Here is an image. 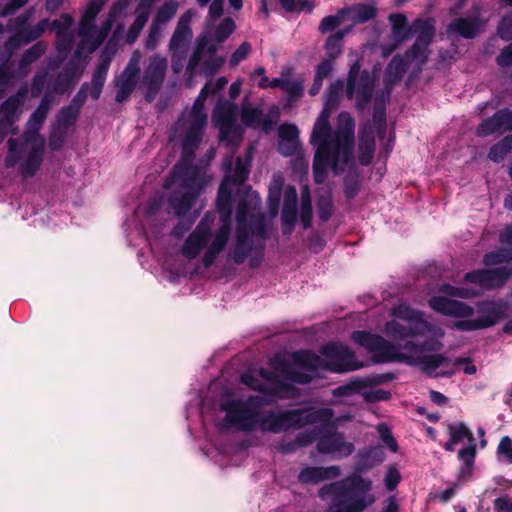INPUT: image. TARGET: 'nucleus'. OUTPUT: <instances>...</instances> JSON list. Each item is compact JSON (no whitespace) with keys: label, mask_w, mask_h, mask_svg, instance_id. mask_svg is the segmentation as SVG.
<instances>
[{"label":"nucleus","mask_w":512,"mask_h":512,"mask_svg":"<svg viewBox=\"0 0 512 512\" xmlns=\"http://www.w3.org/2000/svg\"><path fill=\"white\" fill-rule=\"evenodd\" d=\"M393 319L385 324V333L394 340L413 339L426 336L417 343L407 340L404 344H393L383 337L366 331H354L352 340L370 351L375 363L404 362L418 366L424 373L434 377H449L455 373L451 361L443 354H429L442 348L444 330L425 320L424 313L414 310L406 303H398L391 310Z\"/></svg>","instance_id":"obj_1"},{"label":"nucleus","mask_w":512,"mask_h":512,"mask_svg":"<svg viewBox=\"0 0 512 512\" xmlns=\"http://www.w3.org/2000/svg\"><path fill=\"white\" fill-rule=\"evenodd\" d=\"M268 403L265 396L249 395L237 397L225 393L219 399L215 409V422L219 429H234L242 432H270L279 434L289 430H299L308 425L319 424L312 429L299 432L295 439L298 447H306L324 432V425L334 417L331 408H275L263 410Z\"/></svg>","instance_id":"obj_2"},{"label":"nucleus","mask_w":512,"mask_h":512,"mask_svg":"<svg viewBox=\"0 0 512 512\" xmlns=\"http://www.w3.org/2000/svg\"><path fill=\"white\" fill-rule=\"evenodd\" d=\"M321 356L309 350L292 354L293 366H276L274 371L264 368L243 373L241 383L269 396L283 397L289 383L308 384L318 373L355 371L363 367L354 352L342 343H328L321 347Z\"/></svg>","instance_id":"obj_3"},{"label":"nucleus","mask_w":512,"mask_h":512,"mask_svg":"<svg viewBox=\"0 0 512 512\" xmlns=\"http://www.w3.org/2000/svg\"><path fill=\"white\" fill-rule=\"evenodd\" d=\"M346 89L342 79L330 84L325 93L324 108L318 116L311 136L310 143L315 148L313 159V175L317 184L325 182L328 171L334 175L342 174L352 161L355 143V121L347 112H341L337 117L335 129L330 125L329 118Z\"/></svg>","instance_id":"obj_4"},{"label":"nucleus","mask_w":512,"mask_h":512,"mask_svg":"<svg viewBox=\"0 0 512 512\" xmlns=\"http://www.w3.org/2000/svg\"><path fill=\"white\" fill-rule=\"evenodd\" d=\"M252 157L253 147H249L245 159L240 157L236 159L235 168L232 167L233 155L224 159L223 167L226 175L220 184L216 201L221 225L213 228L209 216L205 215L185 238L180 248L184 258L194 260L200 257L202 265L208 268L225 250L231 238L232 189L230 186L240 185L246 181Z\"/></svg>","instance_id":"obj_5"},{"label":"nucleus","mask_w":512,"mask_h":512,"mask_svg":"<svg viewBox=\"0 0 512 512\" xmlns=\"http://www.w3.org/2000/svg\"><path fill=\"white\" fill-rule=\"evenodd\" d=\"M206 126V118L203 116L193 118L181 114L171 128L170 139L179 144L182 156L166 179L164 187L171 188L177 185V191L170 196L169 204L178 216L187 212L202 189L200 172L191 162L202 142Z\"/></svg>","instance_id":"obj_6"},{"label":"nucleus","mask_w":512,"mask_h":512,"mask_svg":"<svg viewBox=\"0 0 512 512\" xmlns=\"http://www.w3.org/2000/svg\"><path fill=\"white\" fill-rule=\"evenodd\" d=\"M385 460L383 450L378 446L360 449L356 455L354 469L358 473L326 484L319 489L322 500L330 499L327 512H363L375 501L371 493L373 482L359 473L366 472Z\"/></svg>","instance_id":"obj_7"},{"label":"nucleus","mask_w":512,"mask_h":512,"mask_svg":"<svg viewBox=\"0 0 512 512\" xmlns=\"http://www.w3.org/2000/svg\"><path fill=\"white\" fill-rule=\"evenodd\" d=\"M266 239L261 198L257 192L249 190L237 206L236 229L227 260L240 265L249 259L250 267H257L263 260Z\"/></svg>","instance_id":"obj_8"},{"label":"nucleus","mask_w":512,"mask_h":512,"mask_svg":"<svg viewBox=\"0 0 512 512\" xmlns=\"http://www.w3.org/2000/svg\"><path fill=\"white\" fill-rule=\"evenodd\" d=\"M50 93L43 98L30 115L25 130L20 138H10L7 142L8 151L4 159L7 168H17L24 178L32 177L39 170L45 150V138L41 130L51 108Z\"/></svg>","instance_id":"obj_9"},{"label":"nucleus","mask_w":512,"mask_h":512,"mask_svg":"<svg viewBox=\"0 0 512 512\" xmlns=\"http://www.w3.org/2000/svg\"><path fill=\"white\" fill-rule=\"evenodd\" d=\"M429 306L442 315L457 318L451 329L461 332H471L494 326L502 317L500 305L493 301H483L477 304L479 316L472 318L474 308L465 302L452 300L444 296H434L429 299Z\"/></svg>","instance_id":"obj_10"},{"label":"nucleus","mask_w":512,"mask_h":512,"mask_svg":"<svg viewBox=\"0 0 512 512\" xmlns=\"http://www.w3.org/2000/svg\"><path fill=\"white\" fill-rule=\"evenodd\" d=\"M74 19L69 14H62L60 18L53 20L42 19L36 25L22 33H14L4 43V49L11 56L22 45L32 43L39 39L47 29L56 33L57 50L61 54H67L71 51L74 43L73 33Z\"/></svg>","instance_id":"obj_11"},{"label":"nucleus","mask_w":512,"mask_h":512,"mask_svg":"<svg viewBox=\"0 0 512 512\" xmlns=\"http://www.w3.org/2000/svg\"><path fill=\"white\" fill-rule=\"evenodd\" d=\"M107 0H90L81 16L78 28L80 42L77 45L75 55L93 53L107 38L115 20V12L111 10L108 17L98 27L95 18L102 10Z\"/></svg>","instance_id":"obj_12"},{"label":"nucleus","mask_w":512,"mask_h":512,"mask_svg":"<svg viewBox=\"0 0 512 512\" xmlns=\"http://www.w3.org/2000/svg\"><path fill=\"white\" fill-rule=\"evenodd\" d=\"M389 22L392 34L398 42L409 39L413 33H418L416 41L407 51V55L420 62H426L428 46L435 35L433 24L428 20L416 19L412 26H407V18L401 13L391 14Z\"/></svg>","instance_id":"obj_13"},{"label":"nucleus","mask_w":512,"mask_h":512,"mask_svg":"<svg viewBox=\"0 0 512 512\" xmlns=\"http://www.w3.org/2000/svg\"><path fill=\"white\" fill-rule=\"evenodd\" d=\"M393 378L391 374H371L363 377H354L348 383L333 389L332 395L335 398L361 395L365 402L368 403L386 401L391 397L389 391L372 388L386 383Z\"/></svg>","instance_id":"obj_14"},{"label":"nucleus","mask_w":512,"mask_h":512,"mask_svg":"<svg viewBox=\"0 0 512 512\" xmlns=\"http://www.w3.org/2000/svg\"><path fill=\"white\" fill-rule=\"evenodd\" d=\"M207 35H200L196 41L193 52L187 62L186 71L189 81L197 74L212 76L217 73L224 64V57L217 55L218 47L208 41Z\"/></svg>","instance_id":"obj_15"},{"label":"nucleus","mask_w":512,"mask_h":512,"mask_svg":"<svg viewBox=\"0 0 512 512\" xmlns=\"http://www.w3.org/2000/svg\"><path fill=\"white\" fill-rule=\"evenodd\" d=\"M78 70L77 65L69 63L56 77L50 76L46 71L37 72L31 83L32 97H39L45 91L44 93H50V102L52 103L54 95H63L71 89L80 77Z\"/></svg>","instance_id":"obj_16"},{"label":"nucleus","mask_w":512,"mask_h":512,"mask_svg":"<svg viewBox=\"0 0 512 512\" xmlns=\"http://www.w3.org/2000/svg\"><path fill=\"white\" fill-rule=\"evenodd\" d=\"M238 116L237 105L230 101L217 103L212 115L213 124L219 129L220 139L232 149L241 143L244 132L237 122Z\"/></svg>","instance_id":"obj_17"},{"label":"nucleus","mask_w":512,"mask_h":512,"mask_svg":"<svg viewBox=\"0 0 512 512\" xmlns=\"http://www.w3.org/2000/svg\"><path fill=\"white\" fill-rule=\"evenodd\" d=\"M376 76L366 70L361 71L360 60L350 67L345 94L348 99H355L357 109H364L371 101Z\"/></svg>","instance_id":"obj_18"},{"label":"nucleus","mask_w":512,"mask_h":512,"mask_svg":"<svg viewBox=\"0 0 512 512\" xmlns=\"http://www.w3.org/2000/svg\"><path fill=\"white\" fill-rule=\"evenodd\" d=\"M168 69V61L165 56L153 54L145 64L140 76V88L144 91L147 102H152L163 87Z\"/></svg>","instance_id":"obj_19"},{"label":"nucleus","mask_w":512,"mask_h":512,"mask_svg":"<svg viewBox=\"0 0 512 512\" xmlns=\"http://www.w3.org/2000/svg\"><path fill=\"white\" fill-rule=\"evenodd\" d=\"M316 449L321 454L331 455L341 459L350 456L354 450V444L345 440L344 434L337 431L332 420L324 425V432L318 437Z\"/></svg>","instance_id":"obj_20"},{"label":"nucleus","mask_w":512,"mask_h":512,"mask_svg":"<svg viewBox=\"0 0 512 512\" xmlns=\"http://www.w3.org/2000/svg\"><path fill=\"white\" fill-rule=\"evenodd\" d=\"M27 93V87L23 85L0 105V143L8 134L17 133V127H14V124L22 114Z\"/></svg>","instance_id":"obj_21"},{"label":"nucleus","mask_w":512,"mask_h":512,"mask_svg":"<svg viewBox=\"0 0 512 512\" xmlns=\"http://www.w3.org/2000/svg\"><path fill=\"white\" fill-rule=\"evenodd\" d=\"M110 63H111V57L105 56L104 54H102L101 60L93 72L91 83L85 82L82 84V86L80 87L77 94L71 100V102L69 104L70 106H72V107L76 108L78 111H80V108L85 103L88 94H90V96L94 100L99 99V97L102 93L104 84L106 82Z\"/></svg>","instance_id":"obj_22"},{"label":"nucleus","mask_w":512,"mask_h":512,"mask_svg":"<svg viewBox=\"0 0 512 512\" xmlns=\"http://www.w3.org/2000/svg\"><path fill=\"white\" fill-rule=\"evenodd\" d=\"M140 62L141 53L138 50L133 51L124 70L115 78L117 103L125 102L133 93L137 82H140Z\"/></svg>","instance_id":"obj_23"},{"label":"nucleus","mask_w":512,"mask_h":512,"mask_svg":"<svg viewBox=\"0 0 512 512\" xmlns=\"http://www.w3.org/2000/svg\"><path fill=\"white\" fill-rule=\"evenodd\" d=\"M511 277V273L506 267L492 269H478L467 272L464 281L467 283L478 284L486 290H492L502 287Z\"/></svg>","instance_id":"obj_24"},{"label":"nucleus","mask_w":512,"mask_h":512,"mask_svg":"<svg viewBox=\"0 0 512 512\" xmlns=\"http://www.w3.org/2000/svg\"><path fill=\"white\" fill-rule=\"evenodd\" d=\"M473 10L471 16L455 18L449 23L446 29L449 37L473 39L484 29L485 22L480 18L479 7L475 6Z\"/></svg>","instance_id":"obj_25"},{"label":"nucleus","mask_w":512,"mask_h":512,"mask_svg":"<svg viewBox=\"0 0 512 512\" xmlns=\"http://www.w3.org/2000/svg\"><path fill=\"white\" fill-rule=\"evenodd\" d=\"M504 131H512V110L508 108L497 111L492 117L482 121L476 129L480 137Z\"/></svg>","instance_id":"obj_26"},{"label":"nucleus","mask_w":512,"mask_h":512,"mask_svg":"<svg viewBox=\"0 0 512 512\" xmlns=\"http://www.w3.org/2000/svg\"><path fill=\"white\" fill-rule=\"evenodd\" d=\"M411 62H417L419 64L424 63L419 60L412 59L407 55V52L404 56H394L389 62L384 74V91H386L387 98L390 97L392 87L401 79Z\"/></svg>","instance_id":"obj_27"},{"label":"nucleus","mask_w":512,"mask_h":512,"mask_svg":"<svg viewBox=\"0 0 512 512\" xmlns=\"http://www.w3.org/2000/svg\"><path fill=\"white\" fill-rule=\"evenodd\" d=\"M190 22L191 15L188 12L181 16L169 43V52L187 53L193 36Z\"/></svg>","instance_id":"obj_28"},{"label":"nucleus","mask_w":512,"mask_h":512,"mask_svg":"<svg viewBox=\"0 0 512 512\" xmlns=\"http://www.w3.org/2000/svg\"><path fill=\"white\" fill-rule=\"evenodd\" d=\"M341 475V469L337 465L328 467H306L298 475V480L304 484H315L324 480L337 478Z\"/></svg>","instance_id":"obj_29"},{"label":"nucleus","mask_w":512,"mask_h":512,"mask_svg":"<svg viewBox=\"0 0 512 512\" xmlns=\"http://www.w3.org/2000/svg\"><path fill=\"white\" fill-rule=\"evenodd\" d=\"M359 162L362 165L371 163L375 152V136L371 124L365 125L360 132Z\"/></svg>","instance_id":"obj_30"},{"label":"nucleus","mask_w":512,"mask_h":512,"mask_svg":"<svg viewBox=\"0 0 512 512\" xmlns=\"http://www.w3.org/2000/svg\"><path fill=\"white\" fill-rule=\"evenodd\" d=\"M235 22L230 17L224 18L218 25L208 23L201 35H207L208 41L213 42L217 47L223 43L235 30Z\"/></svg>","instance_id":"obj_31"},{"label":"nucleus","mask_w":512,"mask_h":512,"mask_svg":"<svg viewBox=\"0 0 512 512\" xmlns=\"http://www.w3.org/2000/svg\"><path fill=\"white\" fill-rule=\"evenodd\" d=\"M46 50L47 44L43 41H38L26 49L18 62L20 74L23 76L27 75L30 72V65L40 59Z\"/></svg>","instance_id":"obj_32"},{"label":"nucleus","mask_w":512,"mask_h":512,"mask_svg":"<svg viewBox=\"0 0 512 512\" xmlns=\"http://www.w3.org/2000/svg\"><path fill=\"white\" fill-rule=\"evenodd\" d=\"M346 19L354 23H365L373 19L377 14V9L374 5L358 3L349 7H344Z\"/></svg>","instance_id":"obj_33"},{"label":"nucleus","mask_w":512,"mask_h":512,"mask_svg":"<svg viewBox=\"0 0 512 512\" xmlns=\"http://www.w3.org/2000/svg\"><path fill=\"white\" fill-rule=\"evenodd\" d=\"M386 91H383L381 95H377L374 99V112L373 120L376 124L377 135L381 142L384 141L386 135V111L385 102L388 100Z\"/></svg>","instance_id":"obj_34"},{"label":"nucleus","mask_w":512,"mask_h":512,"mask_svg":"<svg viewBox=\"0 0 512 512\" xmlns=\"http://www.w3.org/2000/svg\"><path fill=\"white\" fill-rule=\"evenodd\" d=\"M475 458L476 442L469 441L467 446L461 448L458 452V459L462 462L460 477H466L472 474Z\"/></svg>","instance_id":"obj_35"},{"label":"nucleus","mask_w":512,"mask_h":512,"mask_svg":"<svg viewBox=\"0 0 512 512\" xmlns=\"http://www.w3.org/2000/svg\"><path fill=\"white\" fill-rule=\"evenodd\" d=\"M166 189H167V190H171L170 194H169V195H168V197H167L168 212H169V213H172L174 216H176V217L180 218V220L177 222V224L173 227V229H172V231H171V235H172L173 237H175V238H178V239H179V238H182V237L184 236V234H185L186 232H188V231L191 229V227H192V225H193V223H194V218H193V219H183V218L186 216V214L190 211V209H191L192 207H190V208L187 210V212H185V214H183V215H181V216L176 215V214L173 212V210L171 209V207H170V204H169V198H170V196H171L175 191H177V185H174V186H172L171 188H166ZM194 200H196V198H195ZM193 202H195V201H193ZM192 204H194V203H192ZM191 206H193V205H191Z\"/></svg>","instance_id":"obj_36"},{"label":"nucleus","mask_w":512,"mask_h":512,"mask_svg":"<svg viewBox=\"0 0 512 512\" xmlns=\"http://www.w3.org/2000/svg\"><path fill=\"white\" fill-rule=\"evenodd\" d=\"M512 262V246H504L495 251L488 252L483 257V264L493 266Z\"/></svg>","instance_id":"obj_37"},{"label":"nucleus","mask_w":512,"mask_h":512,"mask_svg":"<svg viewBox=\"0 0 512 512\" xmlns=\"http://www.w3.org/2000/svg\"><path fill=\"white\" fill-rule=\"evenodd\" d=\"M447 431H448L449 437L453 441H455L457 444L465 439L467 440V444L469 443V441H475L473 433L467 427V425L463 422L457 421V422L449 423L447 425Z\"/></svg>","instance_id":"obj_38"},{"label":"nucleus","mask_w":512,"mask_h":512,"mask_svg":"<svg viewBox=\"0 0 512 512\" xmlns=\"http://www.w3.org/2000/svg\"><path fill=\"white\" fill-rule=\"evenodd\" d=\"M512 150V134L504 137L498 143L493 145L488 153V158L495 162L500 163L504 160L506 155Z\"/></svg>","instance_id":"obj_39"},{"label":"nucleus","mask_w":512,"mask_h":512,"mask_svg":"<svg viewBox=\"0 0 512 512\" xmlns=\"http://www.w3.org/2000/svg\"><path fill=\"white\" fill-rule=\"evenodd\" d=\"M210 95L209 86L204 85L196 98V100L193 103V106L190 109H186L182 112V114L187 115L189 117L196 118L198 116H203L207 119V114L205 111V100Z\"/></svg>","instance_id":"obj_40"},{"label":"nucleus","mask_w":512,"mask_h":512,"mask_svg":"<svg viewBox=\"0 0 512 512\" xmlns=\"http://www.w3.org/2000/svg\"><path fill=\"white\" fill-rule=\"evenodd\" d=\"M34 10L29 9L26 12L12 18L8 22V30L14 31L15 33H22L29 31L33 26L30 25V21L33 17Z\"/></svg>","instance_id":"obj_41"},{"label":"nucleus","mask_w":512,"mask_h":512,"mask_svg":"<svg viewBox=\"0 0 512 512\" xmlns=\"http://www.w3.org/2000/svg\"><path fill=\"white\" fill-rule=\"evenodd\" d=\"M135 13L136 18L127 32V42L130 44L135 42L150 17L148 12L140 10L139 8H136Z\"/></svg>","instance_id":"obj_42"},{"label":"nucleus","mask_w":512,"mask_h":512,"mask_svg":"<svg viewBox=\"0 0 512 512\" xmlns=\"http://www.w3.org/2000/svg\"><path fill=\"white\" fill-rule=\"evenodd\" d=\"M312 219V201L308 188H305L301 193L300 205V221L304 229L311 225Z\"/></svg>","instance_id":"obj_43"},{"label":"nucleus","mask_w":512,"mask_h":512,"mask_svg":"<svg viewBox=\"0 0 512 512\" xmlns=\"http://www.w3.org/2000/svg\"><path fill=\"white\" fill-rule=\"evenodd\" d=\"M240 116L246 127L257 129L261 126L263 111L260 108L244 107Z\"/></svg>","instance_id":"obj_44"},{"label":"nucleus","mask_w":512,"mask_h":512,"mask_svg":"<svg viewBox=\"0 0 512 512\" xmlns=\"http://www.w3.org/2000/svg\"><path fill=\"white\" fill-rule=\"evenodd\" d=\"M344 21H347L343 8L339 9L335 15H328L324 17L319 24V31L323 34L334 30L336 27L341 25Z\"/></svg>","instance_id":"obj_45"},{"label":"nucleus","mask_w":512,"mask_h":512,"mask_svg":"<svg viewBox=\"0 0 512 512\" xmlns=\"http://www.w3.org/2000/svg\"><path fill=\"white\" fill-rule=\"evenodd\" d=\"M297 222V208L282 207L281 227L284 235L292 233Z\"/></svg>","instance_id":"obj_46"},{"label":"nucleus","mask_w":512,"mask_h":512,"mask_svg":"<svg viewBox=\"0 0 512 512\" xmlns=\"http://www.w3.org/2000/svg\"><path fill=\"white\" fill-rule=\"evenodd\" d=\"M177 4L175 2H166L158 10L152 23H157L162 27L168 23L176 14Z\"/></svg>","instance_id":"obj_47"},{"label":"nucleus","mask_w":512,"mask_h":512,"mask_svg":"<svg viewBox=\"0 0 512 512\" xmlns=\"http://www.w3.org/2000/svg\"><path fill=\"white\" fill-rule=\"evenodd\" d=\"M304 81L300 78H287L283 91L287 93L290 102L295 101L303 95Z\"/></svg>","instance_id":"obj_48"},{"label":"nucleus","mask_w":512,"mask_h":512,"mask_svg":"<svg viewBox=\"0 0 512 512\" xmlns=\"http://www.w3.org/2000/svg\"><path fill=\"white\" fill-rule=\"evenodd\" d=\"M439 291L446 296L455 297L460 299H469L475 296L472 289L464 287H456L451 284H443L440 286Z\"/></svg>","instance_id":"obj_49"},{"label":"nucleus","mask_w":512,"mask_h":512,"mask_svg":"<svg viewBox=\"0 0 512 512\" xmlns=\"http://www.w3.org/2000/svg\"><path fill=\"white\" fill-rule=\"evenodd\" d=\"M343 50V41L340 37L336 36L334 33L331 34L325 43V51L328 59L335 60L337 59Z\"/></svg>","instance_id":"obj_50"},{"label":"nucleus","mask_w":512,"mask_h":512,"mask_svg":"<svg viewBox=\"0 0 512 512\" xmlns=\"http://www.w3.org/2000/svg\"><path fill=\"white\" fill-rule=\"evenodd\" d=\"M78 114L79 111L70 105L62 107L57 115V125L64 128L70 127L74 123Z\"/></svg>","instance_id":"obj_51"},{"label":"nucleus","mask_w":512,"mask_h":512,"mask_svg":"<svg viewBox=\"0 0 512 512\" xmlns=\"http://www.w3.org/2000/svg\"><path fill=\"white\" fill-rule=\"evenodd\" d=\"M283 178L281 175H274L269 187V202L273 209H277L280 201Z\"/></svg>","instance_id":"obj_52"},{"label":"nucleus","mask_w":512,"mask_h":512,"mask_svg":"<svg viewBox=\"0 0 512 512\" xmlns=\"http://www.w3.org/2000/svg\"><path fill=\"white\" fill-rule=\"evenodd\" d=\"M498 460L506 464H512V439L509 436L501 438L497 447Z\"/></svg>","instance_id":"obj_53"},{"label":"nucleus","mask_w":512,"mask_h":512,"mask_svg":"<svg viewBox=\"0 0 512 512\" xmlns=\"http://www.w3.org/2000/svg\"><path fill=\"white\" fill-rule=\"evenodd\" d=\"M251 51L252 45L247 41L242 42L239 47L231 54L229 58V65L231 67H236L248 57Z\"/></svg>","instance_id":"obj_54"},{"label":"nucleus","mask_w":512,"mask_h":512,"mask_svg":"<svg viewBox=\"0 0 512 512\" xmlns=\"http://www.w3.org/2000/svg\"><path fill=\"white\" fill-rule=\"evenodd\" d=\"M377 431L383 443L392 451L397 452L398 444L395 440L390 428L385 423H380L377 426Z\"/></svg>","instance_id":"obj_55"},{"label":"nucleus","mask_w":512,"mask_h":512,"mask_svg":"<svg viewBox=\"0 0 512 512\" xmlns=\"http://www.w3.org/2000/svg\"><path fill=\"white\" fill-rule=\"evenodd\" d=\"M281 6L288 12H311L313 6L306 0H279Z\"/></svg>","instance_id":"obj_56"},{"label":"nucleus","mask_w":512,"mask_h":512,"mask_svg":"<svg viewBox=\"0 0 512 512\" xmlns=\"http://www.w3.org/2000/svg\"><path fill=\"white\" fill-rule=\"evenodd\" d=\"M162 36V27L158 25L157 23H152L148 35L145 40V48L147 50H154Z\"/></svg>","instance_id":"obj_57"},{"label":"nucleus","mask_w":512,"mask_h":512,"mask_svg":"<svg viewBox=\"0 0 512 512\" xmlns=\"http://www.w3.org/2000/svg\"><path fill=\"white\" fill-rule=\"evenodd\" d=\"M278 137L282 140L299 141V130L294 124L283 123L278 128Z\"/></svg>","instance_id":"obj_58"},{"label":"nucleus","mask_w":512,"mask_h":512,"mask_svg":"<svg viewBox=\"0 0 512 512\" xmlns=\"http://www.w3.org/2000/svg\"><path fill=\"white\" fill-rule=\"evenodd\" d=\"M401 481V475L395 466H389L384 476V484L388 491L396 489Z\"/></svg>","instance_id":"obj_59"},{"label":"nucleus","mask_w":512,"mask_h":512,"mask_svg":"<svg viewBox=\"0 0 512 512\" xmlns=\"http://www.w3.org/2000/svg\"><path fill=\"white\" fill-rule=\"evenodd\" d=\"M300 150L299 141L279 139L278 151L285 157L296 155Z\"/></svg>","instance_id":"obj_60"},{"label":"nucleus","mask_w":512,"mask_h":512,"mask_svg":"<svg viewBox=\"0 0 512 512\" xmlns=\"http://www.w3.org/2000/svg\"><path fill=\"white\" fill-rule=\"evenodd\" d=\"M496 63L501 68L512 66V42L501 50L496 57Z\"/></svg>","instance_id":"obj_61"},{"label":"nucleus","mask_w":512,"mask_h":512,"mask_svg":"<svg viewBox=\"0 0 512 512\" xmlns=\"http://www.w3.org/2000/svg\"><path fill=\"white\" fill-rule=\"evenodd\" d=\"M334 69V61L328 58L323 59L315 69V76L321 79L327 78Z\"/></svg>","instance_id":"obj_62"},{"label":"nucleus","mask_w":512,"mask_h":512,"mask_svg":"<svg viewBox=\"0 0 512 512\" xmlns=\"http://www.w3.org/2000/svg\"><path fill=\"white\" fill-rule=\"evenodd\" d=\"M494 512H512V498L508 495L497 497L493 501Z\"/></svg>","instance_id":"obj_63"},{"label":"nucleus","mask_w":512,"mask_h":512,"mask_svg":"<svg viewBox=\"0 0 512 512\" xmlns=\"http://www.w3.org/2000/svg\"><path fill=\"white\" fill-rule=\"evenodd\" d=\"M497 33L505 41L512 40V19L504 18L498 25Z\"/></svg>","instance_id":"obj_64"}]
</instances>
